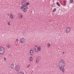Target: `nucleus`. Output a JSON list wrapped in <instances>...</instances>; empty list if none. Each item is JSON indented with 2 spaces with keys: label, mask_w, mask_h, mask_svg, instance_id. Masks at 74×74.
I'll list each match as a JSON object with an SVG mask.
<instances>
[{
  "label": "nucleus",
  "mask_w": 74,
  "mask_h": 74,
  "mask_svg": "<svg viewBox=\"0 0 74 74\" xmlns=\"http://www.w3.org/2000/svg\"><path fill=\"white\" fill-rule=\"evenodd\" d=\"M9 55H10V56H11V54L10 53V54H9Z\"/></svg>",
  "instance_id": "29"
},
{
  "label": "nucleus",
  "mask_w": 74,
  "mask_h": 74,
  "mask_svg": "<svg viewBox=\"0 0 74 74\" xmlns=\"http://www.w3.org/2000/svg\"><path fill=\"white\" fill-rule=\"evenodd\" d=\"M18 74H25L22 71H21L20 72L18 73Z\"/></svg>",
  "instance_id": "12"
},
{
  "label": "nucleus",
  "mask_w": 74,
  "mask_h": 74,
  "mask_svg": "<svg viewBox=\"0 0 74 74\" xmlns=\"http://www.w3.org/2000/svg\"><path fill=\"white\" fill-rule=\"evenodd\" d=\"M4 51H5V49L4 48V47H0V54L1 55H4Z\"/></svg>",
  "instance_id": "2"
},
{
  "label": "nucleus",
  "mask_w": 74,
  "mask_h": 74,
  "mask_svg": "<svg viewBox=\"0 0 74 74\" xmlns=\"http://www.w3.org/2000/svg\"><path fill=\"white\" fill-rule=\"evenodd\" d=\"M56 4L58 5V6H59V7H60V3H59L58 2H57Z\"/></svg>",
  "instance_id": "16"
},
{
  "label": "nucleus",
  "mask_w": 74,
  "mask_h": 74,
  "mask_svg": "<svg viewBox=\"0 0 74 74\" xmlns=\"http://www.w3.org/2000/svg\"><path fill=\"white\" fill-rule=\"evenodd\" d=\"M20 69H21V67L18 65H17L15 67V70L16 71H19L20 70Z\"/></svg>",
  "instance_id": "4"
},
{
  "label": "nucleus",
  "mask_w": 74,
  "mask_h": 74,
  "mask_svg": "<svg viewBox=\"0 0 74 74\" xmlns=\"http://www.w3.org/2000/svg\"><path fill=\"white\" fill-rule=\"evenodd\" d=\"M20 41L22 43H24L25 42V39L24 38H23L20 40Z\"/></svg>",
  "instance_id": "6"
},
{
  "label": "nucleus",
  "mask_w": 74,
  "mask_h": 74,
  "mask_svg": "<svg viewBox=\"0 0 74 74\" xmlns=\"http://www.w3.org/2000/svg\"><path fill=\"white\" fill-rule=\"evenodd\" d=\"M16 41H18V39H16Z\"/></svg>",
  "instance_id": "30"
},
{
  "label": "nucleus",
  "mask_w": 74,
  "mask_h": 74,
  "mask_svg": "<svg viewBox=\"0 0 74 74\" xmlns=\"http://www.w3.org/2000/svg\"><path fill=\"white\" fill-rule=\"evenodd\" d=\"M23 8H24V6H21V10H22Z\"/></svg>",
  "instance_id": "24"
},
{
  "label": "nucleus",
  "mask_w": 74,
  "mask_h": 74,
  "mask_svg": "<svg viewBox=\"0 0 74 74\" xmlns=\"http://www.w3.org/2000/svg\"><path fill=\"white\" fill-rule=\"evenodd\" d=\"M31 12H32V11H31Z\"/></svg>",
  "instance_id": "34"
},
{
  "label": "nucleus",
  "mask_w": 74,
  "mask_h": 74,
  "mask_svg": "<svg viewBox=\"0 0 74 74\" xmlns=\"http://www.w3.org/2000/svg\"><path fill=\"white\" fill-rule=\"evenodd\" d=\"M64 61L63 60H62L61 62L59 63V68L60 71L64 73V67H65V65H64Z\"/></svg>",
  "instance_id": "1"
},
{
  "label": "nucleus",
  "mask_w": 74,
  "mask_h": 74,
  "mask_svg": "<svg viewBox=\"0 0 74 74\" xmlns=\"http://www.w3.org/2000/svg\"><path fill=\"white\" fill-rule=\"evenodd\" d=\"M23 10L24 12H26V11H27V9L26 8H24Z\"/></svg>",
  "instance_id": "15"
},
{
  "label": "nucleus",
  "mask_w": 74,
  "mask_h": 74,
  "mask_svg": "<svg viewBox=\"0 0 74 74\" xmlns=\"http://www.w3.org/2000/svg\"><path fill=\"white\" fill-rule=\"evenodd\" d=\"M18 15H22V14L20 13H18Z\"/></svg>",
  "instance_id": "25"
},
{
  "label": "nucleus",
  "mask_w": 74,
  "mask_h": 74,
  "mask_svg": "<svg viewBox=\"0 0 74 74\" xmlns=\"http://www.w3.org/2000/svg\"><path fill=\"white\" fill-rule=\"evenodd\" d=\"M63 3H64L63 5H64V6L66 5V1H63Z\"/></svg>",
  "instance_id": "19"
},
{
  "label": "nucleus",
  "mask_w": 74,
  "mask_h": 74,
  "mask_svg": "<svg viewBox=\"0 0 74 74\" xmlns=\"http://www.w3.org/2000/svg\"><path fill=\"white\" fill-rule=\"evenodd\" d=\"M35 51H36V52H37V51H38V49H36V48L35 47V49H34Z\"/></svg>",
  "instance_id": "20"
},
{
  "label": "nucleus",
  "mask_w": 74,
  "mask_h": 74,
  "mask_svg": "<svg viewBox=\"0 0 74 74\" xmlns=\"http://www.w3.org/2000/svg\"><path fill=\"white\" fill-rule=\"evenodd\" d=\"M70 31V27H69L67 28L66 30V32H67V33H69Z\"/></svg>",
  "instance_id": "9"
},
{
  "label": "nucleus",
  "mask_w": 74,
  "mask_h": 74,
  "mask_svg": "<svg viewBox=\"0 0 74 74\" xmlns=\"http://www.w3.org/2000/svg\"><path fill=\"white\" fill-rule=\"evenodd\" d=\"M47 45L48 47H50V44L48 43L47 44Z\"/></svg>",
  "instance_id": "23"
},
{
  "label": "nucleus",
  "mask_w": 74,
  "mask_h": 74,
  "mask_svg": "<svg viewBox=\"0 0 74 74\" xmlns=\"http://www.w3.org/2000/svg\"><path fill=\"white\" fill-rule=\"evenodd\" d=\"M29 66H30V65H28V66H27V67H29Z\"/></svg>",
  "instance_id": "31"
},
{
  "label": "nucleus",
  "mask_w": 74,
  "mask_h": 74,
  "mask_svg": "<svg viewBox=\"0 0 74 74\" xmlns=\"http://www.w3.org/2000/svg\"><path fill=\"white\" fill-rule=\"evenodd\" d=\"M38 51H39L41 50V47H39L38 48H37Z\"/></svg>",
  "instance_id": "14"
},
{
  "label": "nucleus",
  "mask_w": 74,
  "mask_h": 74,
  "mask_svg": "<svg viewBox=\"0 0 74 74\" xmlns=\"http://www.w3.org/2000/svg\"><path fill=\"white\" fill-rule=\"evenodd\" d=\"M4 60H6V58H5V57L4 58Z\"/></svg>",
  "instance_id": "28"
},
{
  "label": "nucleus",
  "mask_w": 74,
  "mask_h": 74,
  "mask_svg": "<svg viewBox=\"0 0 74 74\" xmlns=\"http://www.w3.org/2000/svg\"><path fill=\"white\" fill-rule=\"evenodd\" d=\"M27 2V0H23L21 3L25 5V6H27L29 5V2Z\"/></svg>",
  "instance_id": "3"
},
{
  "label": "nucleus",
  "mask_w": 74,
  "mask_h": 74,
  "mask_svg": "<svg viewBox=\"0 0 74 74\" xmlns=\"http://www.w3.org/2000/svg\"><path fill=\"white\" fill-rule=\"evenodd\" d=\"M21 5H22V6H24V8H27V7H26V5H24L23 3H22V2H21Z\"/></svg>",
  "instance_id": "10"
},
{
  "label": "nucleus",
  "mask_w": 74,
  "mask_h": 74,
  "mask_svg": "<svg viewBox=\"0 0 74 74\" xmlns=\"http://www.w3.org/2000/svg\"><path fill=\"white\" fill-rule=\"evenodd\" d=\"M36 48H38V47L37 45H36L35 46V48H36Z\"/></svg>",
  "instance_id": "26"
},
{
  "label": "nucleus",
  "mask_w": 74,
  "mask_h": 74,
  "mask_svg": "<svg viewBox=\"0 0 74 74\" xmlns=\"http://www.w3.org/2000/svg\"><path fill=\"white\" fill-rule=\"evenodd\" d=\"M23 17V15H19V18L20 19H22V17Z\"/></svg>",
  "instance_id": "11"
},
{
  "label": "nucleus",
  "mask_w": 74,
  "mask_h": 74,
  "mask_svg": "<svg viewBox=\"0 0 74 74\" xmlns=\"http://www.w3.org/2000/svg\"><path fill=\"white\" fill-rule=\"evenodd\" d=\"M30 53L31 55H33V51L31 49L30 51Z\"/></svg>",
  "instance_id": "7"
},
{
  "label": "nucleus",
  "mask_w": 74,
  "mask_h": 74,
  "mask_svg": "<svg viewBox=\"0 0 74 74\" xmlns=\"http://www.w3.org/2000/svg\"><path fill=\"white\" fill-rule=\"evenodd\" d=\"M40 58V57H38L37 58V59L36 60V63H38L39 62V59Z\"/></svg>",
  "instance_id": "5"
},
{
  "label": "nucleus",
  "mask_w": 74,
  "mask_h": 74,
  "mask_svg": "<svg viewBox=\"0 0 74 74\" xmlns=\"http://www.w3.org/2000/svg\"><path fill=\"white\" fill-rule=\"evenodd\" d=\"M11 67L12 69H13L14 68V64H12L11 65Z\"/></svg>",
  "instance_id": "17"
},
{
  "label": "nucleus",
  "mask_w": 74,
  "mask_h": 74,
  "mask_svg": "<svg viewBox=\"0 0 74 74\" xmlns=\"http://www.w3.org/2000/svg\"><path fill=\"white\" fill-rule=\"evenodd\" d=\"M29 60L30 61V62H32V59H33V58L32 57H31L29 58Z\"/></svg>",
  "instance_id": "18"
},
{
  "label": "nucleus",
  "mask_w": 74,
  "mask_h": 74,
  "mask_svg": "<svg viewBox=\"0 0 74 74\" xmlns=\"http://www.w3.org/2000/svg\"><path fill=\"white\" fill-rule=\"evenodd\" d=\"M70 2L71 3H73V0H70Z\"/></svg>",
  "instance_id": "21"
},
{
  "label": "nucleus",
  "mask_w": 74,
  "mask_h": 74,
  "mask_svg": "<svg viewBox=\"0 0 74 74\" xmlns=\"http://www.w3.org/2000/svg\"><path fill=\"white\" fill-rule=\"evenodd\" d=\"M7 14L8 15H9V14H8V13H7Z\"/></svg>",
  "instance_id": "33"
},
{
  "label": "nucleus",
  "mask_w": 74,
  "mask_h": 74,
  "mask_svg": "<svg viewBox=\"0 0 74 74\" xmlns=\"http://www.w3.org/2000/svg\"><path fill=\"white\" fill-rule=\"evenodd\" d=\"M62 53H63V54H64V52H62Z\"/></svg>",
  "instance_id": "32"
},
{
  "label": "nucleus",
  "mask_w": 74,
  "mask_h": 74,
  "mask_svg": "<svg viewBox=\"0 0 74 74\" xmlns=\"http://www.w3.org/2000/svg\"><path fill=\"white\" fill-rule=\"evenodd\" d=\"M10 15L11 19H12V18L13 19H14V16H13V14H10Z\"/></svg>",
  "instance_id": "8"
},
{
  "label": "nucleus",
  "mask_w": 74,
  "mask_h": 74,
  "mask_svg": "<svg viewBox=\"0 0 74 74\" xmlns=\"http://www.w3.org/2000/svg\"><path fill=\"white\" fill-rule=\"evenodd\" d=\"M8 25H10V23L9 22H8Z\"/></svg>",
  "instance_id": "27"
},
{
  "label": "nucleus",
  "mask_w": 74,
  "mask_h": 74,
  "mask_svg": "<svg viewBox=\"0 0 74 74\" xmlns=\"http://www.w3.org/2000/svg\"><path fill=\"white\" fill-rule=\"evenodd\" d=\"M6 47H7L8 48V49H9V48H10V44H8L7 46Z\"/></svg>",
  "instance_id": "13"
},
{
  "label": "nucleus",
  "mask_w": 74,
  "mask_h": 74,
  "mask_svg": "<svg viewBox=\"0 0 74 74\" xmlns=\"http://www.w3.org/2000/svg\"><path fill=\"white\" fill-rule=\"evenodd\" d=\"M56 8H54L53 10V12H55V11H56Z\"/></svg>",
  "instance_id": "22"
}]
</instances>
